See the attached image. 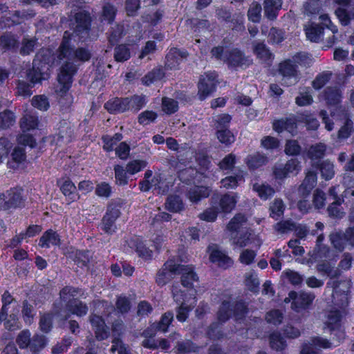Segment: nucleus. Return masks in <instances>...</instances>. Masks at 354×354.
I'll return each mask as SVG.
<instances>
[{
	"label": "nucleus",
	"instance_id": "1",
	"mask_svg": "<svg viewBox=\"0 0 354 354\" xmlns=\"http://www.w3.org/2000/svg\"><path fill=\"white\" fill-rule=\"evenodd\" d=\"M70 36L71 32H64L57 56L59 60H64L58 74V82L63 84L64 91L71 87L73 77L77 71L73 62L75 60L86 62L91 57V51L87 48L81 47L74 50L73 46L71 44L72 39H69Z\"/></svg>",
	"mask_w": 354,
	"mask_h": 354
},
{
	"label": "nucleus",
	"instance_id": "2",
	"mask_svg": "<svg viewBox=\"0 0 354 354\" xmlns=\"http://www.w3.org/2000/svg\"><path fill=\"white\" fill-rule=\"evenodd\" d=\"M44 50H41L35 55L32 62V68L26 71V79L30 83L24 80H20L17 85V93L24 97H28L32 95L31 88L32 86L41 80L46 79L48 70V60L45 57Z\"/></svg>",
	"mask_w": 354,
	"mask_h": 354
},
{
	"label": "nucleus",
	"instance_id": "3",
	"mask_svg": "<svg viewBox=\"0 0 354 354\" xmlns=\"http://www.w3.org/2000/svg\"><path fill=\"white\" fill-rule=\"evenodd\" d=\"M335 302V304L340 306V309L333 308L326 313L324 328L328 330L333 341L340 344L346 338L344 308L348 305V299L346 301L345 299L342 297L341 303Z\"/></svg>",
	"mask_w": 354,
	"mask_h": 354
},
{
	"label": "nucleus",
	"instance_id": "4",
	"mask_svg": "<svg viewBox=\"0 0 354 354\" xmlns=\"http://www.w3.org/2000/svg\"><path fill=\"white\" fill-rule=\"evenodd\" d=\"M311 59L305 53H299L292 58L281 62L279 66V73L281 75V83L286 86L296 84L301 78L299 66L309 65Z\"/></svg>",
	"mask_w": 354,
	"mask_h": 354
},
{
	"label": "nucleus",
	"instance_id": "5",
	"mask_svg": "<svg viewBox=\"0 0 354 354\" xmlns=\"http://www.w3.org/2000/svg\"><path fill=\"white\" fill-rule=\"evenodd\" d=\"M91 25L90 13L85 10L80 11L75 15L73 32L70 39L75 41H85L89 37Z\"/></svg>",
	"mask_w": 354,
	"mask_h": 354
},
{
	"label": "nucleus",
	"instance_id": "6",
	"mask_svg": "<svg viewBox=\"0 0 354 354\" xmlns=\"http://www.w3.org/2000/svg\"><path fill=\"white\" fill-rule=\"evenodd\" d=\"M341 269L332 266L328 274L330 280L326 283L327 288L333 289V297L335 301L336 297L341 296L345 301L347 299V293L350 288L349 281L347 280H338L341 276Z\"/></svg>",
	"mask_w": 354,
	"mask_h": 354
},
{
	"label": "nucleus",
	"instance_id": "7",
	"mask_svg": "<svg viewBox=\"0 0 354 354\" xmlns=\"http://www.w3.org/2000/svg\"><path fill=\"white\" fill-rule=\"evenodd\" d=\"M248 308L246 304L242 301H236L231 304L224 301L221 305L217 313L219 322H225L233 315L236 319H241L246 314Z\"/></svg>",
	"mask_w": 354,
	"mask_h": 354
},
{
	"label": "nucleus",
	"instance_id": "8",
	"mask_svg": "<svg viewBox=\"0 0 354 354\" xmlns=\"http://www.w3.org/2000/svg\"><path fill=\"white\" fill-rule=\"evenodd\" d=\"M24 202L21 188L13 187L5 193H0V207L3 210L21 207L24 205Z\"/></svg>",
	"mask_w": 354,
	"mask_h": 354
},
{
	"label": "nucleus",
	"instance_id": "9",
	"mask_svg": "<svg viewBox=\"0 0 354 354\" xmlns=\"http://www.w3.org/2000/svg\"><path fill=\"white\" fill-rule=\"evenodd\" d=\"M77 290L71 286L63 288L59 292L60 301L53 305V312L61 319L67 320L70 318L68 313L63 314V308H66L71 301L76 300L74 297L77 294Z\"/></svg>",
	"mask_w": 354,
	"mask_h": 354
},
{
	"label": "nucleus",
	"instance_id": "10",
	"mask_svg": "<svg viewBox=\"0 0 354 354\" xmlns=\"http://www.w3.org/2000/svg\"><path fill=\"white\" fill-rule=\"evenodd\" d=\"M180 264L174 259H168L160 269L156 275V281L158 286H162L167 283L175 274H178Z\"/></svg>",
	"mask_w": 354,
	"mask_h": 354
},
{
	"label": "nucleus",
	"instance_id": "11",
	"mask_svg": "<svg viewBox=\"0 0 354 354\" xmlns=\"http://www.w3.org/2000/svg\"><path fill=\"white\" fill-rule=\"evenodd\" d=\"M289 297L292 299V308L298 313L308 309L315 297L313 293L304 291H290Z\"/></svg>",
	"mask_w": 354,
	"mask_h": 354
},
{
	"label": "nucleus",
	"instance_id": "12",
	"mask_svg": "<svg viewBox=\"0 0 354 354\" xmlns=\"http://www.w3.org/2000/svg\"><path fill=\"white\" fill-rule=\"evenodd\" d=\"M217 74L215 72H210L202 76L198 82V96L201 100H205L212 93L218 83L216 80Z\"/></svg>",
	"mask_w": 354,
	"mask_h": 354
},
{
	"label": "nucleus",
	"instance_id": "13",
	"mask_svg": "<svg viewBox=\"0 0 354 354\" xmlns=\"http://www.w3.org/2000/svg\"><path fill=\"white\" fill-rule=\"evenodd\" d=\"M229 67L248 68L252 64V59L238 48L227 50L225 62Z\"/></svg>",
	"mask_w": 354,
	"mask_h": 354
},
{
	"label": "nucleus",
	"instance_id": "14",
	"mask_svg": "<svg viewBox=\"0 0 354 354\" xmlns=\"http://www.w3.org/2000/svg\"><path fill=\"white\" fill-rule=\"evenodd\" d=\"M89 320L97 340L102 341L109 337V328L102 317L97 315H91L89 317Z\"/></svg>",
	"mask_w": 354,
	"mask_h": 354
},
{
	"label": "nucleus",
	"instance_id": "15",
	"mask_svg": "<svg viewBox=\"0 0 354 354\" xmlns=\"http://www.w3.org/2000/svg\"><path fill=\"white\" fill-rule=\"evenodd\" d=\"M187 50L172 48L167 54L165 66L171 70L176 69L182 62L187 59Z\"/></svg>",
	"mask_w": 354,
	"mask_h": 354
},
{
	"label": "nucleus",
	"instance_id": "16",
	"mask_svg": "<svg viewBox=\"0 0 354 354\" xmlns=\"http://www.w3.org/2000/svg\"><path fill=\"white\" fill-rule=\"evenodd\" d=\"M252 51L261 63L267 66L272 64L274 55L263 41H254L252 42Z\"/></svg>",
	"mask_w": 354,
	"mask_h": 354
},
{
	"label": "nucleus",
	"instance_id": "17",
	"mask_svg": "<svg viewBox=\"0 0 354 354\" xmlns=\"http://www.w3.org/2000/svg\"><path fill=\"white\" fill-rule=\"evenodd\" d=\"M236 195L235 194H225L221 198L218 195L213 196L211 198L212 203L217 205L219 208V212L222 211L225 213L230 212L236 205Z\"/></svg>",
	"mask_w": 354,
	"mask_h": 354
},
{
	"label": "nucleus",
	"instance_id": "18",
	"mask_svg": "<svg viewBox=\"0 0 354 354\" xmlns=\"http://www.w3.org/2000/svg\"><path fill=\"white\" fill-rule=\"evenodd\" d=\"M126 97H114L108 100L104 105V109L111 114H118L129 111Z\"/></svg>",
	"mask_w": 354,
	"mask_h": 354
},
{
	"label": "nucleus",
	"instance_id": "19",
	"mask_svg": "<svg viewBox=\"0 0 354 354\" xmlns=\"http://www.w3.org/2000/svg\"><path fill=\"white\" fill-rule=\"evenodd\" d=\"M317 184V174L313 171L307 172L304 180L298 189L299 196L303 198L308 196Z\"/></svg>",
	"mask_w": 354,
	"mask_h": 354
},
{
	"label": "nucleus",
	"instance_id": "20",
	"mask_svg": "<svg viewBox=\"0 0 354 354\" xmlns=\"http://www.w3.org/2000/svg\"><path fill=\"white\" fill-rule=\"evenodd\" d=\"M36 15V12L33 9H27L23 10H15L10 17H6L8 26L20 24L21 23L33 18Z\"/></svg>",
	"mask_w": 354,
	"mask_h": 354
},
{
	"label": "nucleus",
	"instance_id": "21",
	"mask_svg": "<svg viewBox=\"0 0 354 354\" xmlns=\"http://www.w3.org/2000/svg\"><path fill=\"white\" fill-rule=\"evenodd\" d=\"M178 274H181V283L184 287L190 288L193 287V283L198 280V277L194 272L192 267L180 264Z\"/></svg>",
	"mask_w": 354,
	"mask_h": 354
},
{
	"label": "nucleus",
	"instance_id": "22",
	"mask_svg": "<svg viewBox=\"0 0 354 354\" xmlns=\"http://www.w3.org/2000/svg\"><path fill=\"white\" fill-rule=\"evenodd\" d=\"M324 99L329 106H338L342 98V91L336 86H328L324 90Z\"/></svg>",
	"mask_w": 354,
	"mask_h": 354
},
{
	"label": "nucleus",
	"instance_id": "23",
	"mask_svg": "<svg viewBox=\"0 0 354 354\" xmlns=\"http://www.w3.org/2000/svg\"><path fill=\"white\" fill-rule=\"evenodd\" d=\"M59 235L53 230H48L41 236L39 245L41 248H49L51 245H59Z\"/></svg>",
	"mask_w": 354,
	"mask_h": 354
},
{
	"label": "nucleus",
	"instance_id": "24",
	"mask_svg": "<svg viewBox=\"0 0 354 354\" xmlns=\"http://www.w3.org/2000/svg\"><path fill=\"white\" fill-rule=\"evenodd\" d=\"M70 315L71 314L76 315L78 317H83L88 313V308L87 305L79 299L73 300L65 308ZM63 314H66V312L63 310Z\"/></svg>",
	"mask_w": 354,
	"mask_h": 354
},
{
	"label": "nucleus",
	"instance_id": "25",
	"mask_svg": "<svg viewBox=\"0 0 354 354\" xmlns=\"http://www.w3.org/2000/svg\"><path fill=\"white\" fill-rule=\"evenodd\" d=\"M211 190L207 187L204 186H195L187 193V198L192 203H198L202 198H205L209 196Z\"/></svg>",
	"mask_w": 354,
	"mask_h": 354
},
{
	"label": "nucleus",
	"instance_id": "26",
	"mask_svg": "<svg viewBox=\"0 0 354 354\" xmlns=\"http://www.w3.org/2000/svg\"><path fill=\"white\" fill-rule=\"evenodd\" d=\"M273 129L279 133L286 131L294 134L297 129V124L293 118L281 119L273 123Z\"/></svg>",
	"mask_w": 354,
	"mask_h": 354
},
{
	"label": "nucleus",
	"instance_id": "27",
	"mask_svg": "<svg viewBox=\"0 0 354 354\" xmlns=\"http://www.w3.org/2000/svg\"><path fill=\"white\" fill-rule=\"evenodd\" d=\"M281 7V3L279 0H265L264 1V15L270 20H274L278 12Z\"/></svg>",
	"mask_w": 354,
	"mask_h": 354
},
{
	"label": "nucleus",
	"instance_id": "28",
	"mask_svg": "<svg viewBox=\"0 0 354 354\" xmlns=\"http://www.w3.org/2000/svg\"><path fill=\"white\" fill-rule=\"evenodd\" d=\"M342 183L345 187L344 198L354 203V176L349 173L344 174Z\"/></svg>",
	"mask_w": 354,
	"mask_h": 354
},
{
	"label": "nucleus",
	"instance_id": "29",
	"mask_svg": "<svg viewBox=\"0 0 354 354\" xmlns=\"http://www.w3.org/2000/svg\"><path fill=\"white\" fill-rule=\"evenodd\" d=\"M209 259L212 262L217 263L218 266L226 268L230 266L232 261L225 253L221 251L214 249L209 254Z\"/></svg>",
	"mask_w": 354,
	"mask_h": 354
},
{
	"label": "nucleus",
	"instance_id": "30",
	"mask_svg": "<svg viewBox=\"0 0 354 354\" xmlns=\"http://www.w3.org/2000/svg\"><path fill=\"white\" fill-rule=\"evenodd\" d=\"M38 118L32 112L26 113L20 120V127L23 131H28L37 128Z\"/></svg>",
	"mask_w": 354,
	"mask_h": 354
},
{
	"label": "nucleus",
	"instance_id": "31",
	"mask_svg": "<svg viewBox=\"0 0 354 354\" xmlns=\"http://www.w3.org/2000/svg\"><path fill=\"white\" fill-rule=\"evenodd\" d=\"M268 162V158L260 153H256L247 156L245 163L250 169H256Z\"/></svg>",
	"mask_w": 354,
	"mask_h": 354
},
{
	"label": "nucleus",
	"instance_id": "32",
	"mask_svg": "<svg viewBox=\"0 0 354 354\" xmlns=\"http://www.w3.org/2000/svg\"><path fill=\"white\" fill-rule=\"evenodd\" d=\"M1 301L3 306L0 310V323H1L3 319H6L8 316V308L10 305H12L13 308L17 306V302L8 291H6L3 294Z\"/></svg>",
	"mask_w": 354,
	"mask_h": 354
},
{
	"label": "nucleus",
	"instance_id": "33",
	"mask_svg": "<svg viewBox=\"0 0 354 354\" xmlns=\"http://www.w3.org/2000/svg\"><path fill=\"white\" fill-rule=\"evenodd\" d=\"M127 99V106L129 111L138 112L147 104V97L141 95H134L131 97H126Z\"/></svg>",
	"mask_w": 354,
	"mask_h": 354
},
{
	"label": "nucleus",
	"instance_id": "34",
	"mask_svg": "<svg viewBox=\"0 0 354 354\" xmlns=\"http://www.w3.org/2000/svg\"><path fill=\"white\" fill-rule=\"evenodd\" d=\"M165 205L168 211L174 213L180 212L184 208L183 201L178 195H169Z\"/></svg>",
	"mask_w": 354,
	"mask_h": 354
},
{
	"label": "nucleus",
	"instance_id": "35",
	"mask_svg": "<svg viewBox=\"0 0 354 354\" xmlns=\"http://www.w3.org/2000/svg\"><path fill=\"white\" fill-rule=\"evenodd\" d=\"M12 160L8 161V165L10 168L16 169L19 164L26 159V153L24 147H17L11 153Z\"/></svg>",
	"mask_w": 354,
	"mask_h": 354
},
{
	"label": "nucleus",
	"instance_id": "36",
	"mask_svg": "<svg viewBox=\"0 0 354 354\" xmlns=\"http://www.w3.org/2000/svg\"><path fill=\"white\" fill-rule=\"evenodd\" d=\"M329 239L331 245L338 252H342L344 250L346 243H348L344 232H335L330 234Z\"/></svg>",
	"mask_w": 354,
	"mask_h": 354
},
{
	"label": "nucleus",
	"instance_id": "37",
	"mask_svg": "<svg viewBox=\"0 0 354 354\" xmlns=\"http://www.w3.org/2000/svg\"><path fill=\"white\" fill-rule=\"evenodd\" d=\"M60 189L64 196H67L72 201H75L80 198L76 192L77 188L71 180H66L62 185Z\"/></svg>",
	"mask_w": 354,
	"mask_h": 354
},
{
	"label": "nucleus",
	"instance_id": "38",
	"mask_svg": "<svg viewBox=\"0 0 354 354\" xmlns=\"http://www.w3.org/2000/svg\"><path fill=\"white\" fill-rule=\"evenodd\" d=\"M333 256L330 248L325 244H316L313 250V258L315 260L330 259Z\"/></svg>",
	"mask_w": 354,
	"mask_h": 354
},
{
	"label": "nucleus",
	"instance_id": "39",
	"mask_svg": "<svg viewBox=\"0 0 354 354\" xmlns=\"http://www.w3.org/2000/svg\"><path fill=\"white\" fill-rule=\"evenodd\" d=\"M335 13L341 24L343 26H347L350 24L351 20H354V7L350 10L339 8L335 10Z\"/></svg>",
	"mask_w": 354,
	"mask_h": 354
},
{
	"label": "nucleus",
	"instance_id": "40",
	"mask_svg": "<svg viewBox=\"0 0 354 354\" xmlns=\"http://www.w3.org/2000/svg\"><path fill=\"white\" fill-rule=\"evenodd\" d=\"M306 34L309 40L318 42L324 39V30L323 26L315 25L308 28Z\"/></svg>",
	"mask_w": 354,
	"mask_h": 354
},
{
	"label": "nucleus",
	"instance_id": "41",
	"mask_svg": "<svg viewBox=\"0 0 354 354\" xmlns=\"http://www.w3.org/2000/svg\"><path fill=\"white\" fill-rule=\"evenodd\" d=\"M332 75V72L329 71H325L319 73L312 82L313 87L316 90L321 89L329 82Z\"/></svg>",
	"mask_w": 354,
	"mask_h": 354
},
{
	"label": "nucleus",
	"instance_id": "42",
	"mask_svg": "<svg viewBox=\"0 0 354 354\" xmlns=\"http://www.w3.org/2000/svg\"><path fill=\"white\" fill-rule=\"evenodd\" d=\"M46 344V337L42 335L36 334L31 339L28 348L33 354H36L44 348Z\"/></svg>",
	"mask_w": 354,
	"mask_h": 354
},
{
	"label": "nucleus",
	"instance_id": "43",
	"mask_svg": "<svg viewBox=\"0 0 354 354\" xmlns=\"http://www.w3.org/2000/svg\"><path fill=\"white\" fill-rule=\"evenodd\" d=\"M253 189L258 193L259 196L263 200H267L274 194V189L266 184L255 183L253 185Z\"/></svg>",
	"mask_w": 354,
	"mask_h": 354
},
{
	"label": "nucleus",
	"instance_id": "44",
	"mask_svg": "<svg viewBox=\"0 0 354 354\" xmlns=\"http://www.w3.org/2000/svg\"><path fill=\"white\" fill-rule=\"evenodd\" d=\"M244 181L243 175L242 171H239L235 176H230L221 181V183L223 187L227 189H234L236 188L239 182Z\"/></svg>",
	"mask_w": 354,
	"mask_h": 354
},
{
	"label": "nucleus",
	"instance_id": "45",
	"mask_svg": "<svg viewBox=\"0 0 354 354\" xmlns=\"http://www.w3.org/2000/svg\"><path fill=\"white\" fill-rule=\"evenodd\" d=\"M151 187H154L158 194H163L168 191L169 187L163 181V179L160 174H156L150 180Z\"/></svg>",
	"mask_w": 354,
	"mask_h": 354
},
{
	"label": "nucleus",
	"instance_id": "46",
	"mask_svg": "<svg viewBox=\"0 0 354 354\" xmlns=\"http://www.w3.org/2000/svg\"><path fill=\"white\" fill-rule=\"evenodd\" d=\"M322 177L326 180H330L335 175L334 165L329 160L322 161L319 165Z\"/></svg>",
	"mask_w": 354,
	"mask_h": 354
},
{
	"label": "nucleus",
	"instance_id": "47",
	"mask_svg": "<svg viewBox=\"0 0 354 354\" xmlns=\"http://www.w3.org/2000/svg\"><path fill=\"white\" fill-rule=\"evenodd\" d=\"M38 46L37 39L35 38L24 37L21 41L20 53L23 55H29L32 53Z\"/></svg>",
	"mask_w": 354,
	"mask_h": 354
},
{
	"label": "nucleus",
	"instance_id": "48",
	"mask_svg": "<svg viewBox=\"0 0 354 354\" xmlns=\"http://www.w3.org/2000/svg\"><path fill=\"white\" fill-rule=\"evenodd\" d=\"M133 247L136 248V252L139 257L145 259H151L152 251L147 248L145 245L140 241L138 238L133 239L131 242Z\"/></svg>",
	"mask_w": 354,
	"mask_h": 354
},
{
	"label": "nucleus",
	"instance_id": "49",
	"mask_svg": "<svg viewBox=\"0 0 354 354\" xmlns=\"http://www.w3.org/2000/svg\"><path fill=\"white\" fill-rule=\"evenodd\" d=\"M353 131V121L351 119L346 118L344 124L338 131L337 138L340 140H346L350 137Z\"/></svg>",
	"mask_w": 354,
	"mask_h": 354
},
{
	"label": "nucleus",
	"instance_id": "50",
	"mask_svg": "<svg viewBox=\"0 0 354 354\" xmlns=\"http://www.w3.org/2000/svg\"><path fill=\"white\" fill-rule=\"evenodd\" d=\"M164 76V72L161 68H155L148 73L142 78L143 84L149 86L156 81L161 80Z\"/></svg>",
	"mask_w": 354,
	"mask_h": 354
},
{
	"label": "nucleus",
	"instance_id": "51",
	"mask_svg": "<svg viewBox=\"0 0 354 354\" xmlns=\"http://www.w3.org/2000/svg\"><path fill=\"white\" fill-rule=\"evenodd\" d=\"M112 346L110 349L111 353L118 351V354H132L129 346L118 338L112 339Z\"/></svg>",
	"mask_w": 354,
	"mask_h": 354
},
{
	"label": "nucleus",
	"instance_id": "52",
	"mask_svg": "<svg viewBox=\"0 0 354 354\" xmlns=\"http://www.w3.org/2000/svg\"><path fill=\"white\" fill-rule=\"evenodd\" d=\"M15 122L14 113L6 110L0 113V129H6L12 126Z\"/></svg>",
	"mask_w": 354,
	"mask_h": 354
},
{
	"label": "nucleus",
	"instance_id": "53",
	"mask_svg": "<svg viewBox=\"0 0 354 354\" xmlns=\"http://www.w3.org/2000/svg\"><path fill=\"white\" fill-rule=\"evenodd\" d=\"M212 204V207L207 208L199 214L198 216L201 220L207 222H214L216 219L218 213L219 212V208L217 205H215L214 203Z\"/></svg>",
	"mask_w": 354,
	"mask_h": 354
},
{
	"label": "nucleus",
	"instance_id": "54",
	"mask_svg": "<svg viewBox=\"0 0 354 354\" xmlns=\"http://www.w3.org/2000/svg\"><path fill=\"white\" fill-rule=\"evenodd\" d=\"M73 135V129L71 126L66 122H64L61 127L59 128L58 136L59 138L65 142L71 141Z\"/></svg>",
	"mask_w": 354,
	"mask_h": 354
},
{
	"label": "nucleus",
	"instance_id": "55",
	"mask_svg": "<svg viewBox=\"0 0 354 354\" xmlns=\"http://www.w3.org/2000/svg\"><path fill=\"white\" fill-rule=\"evenodd\" d=\"M231 120V116L225 113L216 116L214 119V128L216 129V131H218L220 130L228 129Z\"/></svg>",
	"mask_w": 354,
	"mask_h": 354
},
{
	"label": "nucleus",
	"instance_id": "56",
	"mask_svg": "<svg viewBox=\"0 0 354 354\" xmlns=\"http://www.w3.org/2000/svg\"><path fill=\"white\" fill-rule=\"evenodd\" d=\"M284 205L281 200L275 199L270 206V215L275 220H278L283 214Z\"/></svg>",
	"mask_w": 354,
	"mask_h": 354
},
{
	"label": "nucleus",
	"instance_id": "57",
	"mask_svg": "<svg viewBox=\"0 0 354 354\" xmlns=\"http://www.w3.org/2000/svg\"><path fill=\"white\" fill-rule=\"evenodd\" d=\"M247 221L245 216L243 214H236L229 222L227 227L230 232H236Z\"/></svg>",
	"mask_w": 354,
	"mask_h": 354
},
{
	"label": "nucleus",
	"instance_id": "58",
	"mask_svg": "<svg viewBox=\"0 0 354 354\" xmlns=\"http://www.w3.org/2000/svg\"><path fill=\"white\" fill-rule=\"evenodd\" d=\"M116 14V8L109 3L104 5L102 8V21H105L108 24L113 21Z\"/></svg>",
	"mask_w": 354,
	"mask_h": 354
},
{
	"label": "nucleus",
	"instance_id": "59",
	"mask_svg": "<svg viewBox=\"0 0 354 354\" xmlns=\"http://www.w3.org/2000/svg\"><path fill=\"white\" fill-rule=\"evenodd\" d=\"M245 285L250 291L257 292L259 286V280L257 273L250 271L245 274Z\"/></svg>",
	"mask_w": 354,
	"mask_h": 354
},
{
	"label": "nucleus",
	"instance_id": "60",
	"mask_svg": "<svg viewBox=\"0 0 354 354\" xmlns=\"http://www.w3.org/2000/svg\"><path fill=\"white\" fill-rule=\"evenodd\" d=\"M21 313L24 322L28 324H30L35 315V311L33 306L26 300L23 301Z\"/></svg>",
	"mask_w": 354,
	"mask_h": 354
},
{
	"label": "nucleus",
	"instance_id": "61",
	"mask_svg": "<svg viewBox=\"0 0 354 354\" xmlns=\"http://www.w3.org/2000/svg\"><path fill=\"white\" fill-rule=\"evenodd\" d=\"M295 222L290 219L278 222L274 225V229L280 234H285L294 230Z\"/></svg>",
	"mask_w": 354,
	"mask_h": 354
},
{
	"label": "nucleus",
	"instance_id": "62",
	"mask_svg": "<svg viewBox=\"0 0 354 354\" xmlns=\"http://www.w3.org/2000/svg\"><path fill=\"white\" fill-rule=\"evenodd\" d=\"M115 306L120 313L126 314L131 309V301L127 297L120 295L117 299Z\"/></svg>",
	"mask_w": 354,
	"mask_h": 354
},
{
	"label": "nucleus",
	"instance_id": "63",
	"mask_svg": "<svg viewBox=\"0 0 354 354\" xmlns=\"http://www.w3.org/2000/svg\"><path fill=\"white\" fill-rule=\"evenodd\" d=\"M115 178L118 185H126L128 183V176L127 169L122 166L117 165L114 167Z\"/></svg>",
	"mask_w": 354,
	"mask_h": 354
},
{
	"label": "nucleus",
	"instance_id": "64",
	"mask_svg": "<svg viewBox=\"0 0 354 354\" xmlns=\"http://www.w3.org/2000/svg\"><path fill=\"white\" fill-rule=\"evenodd\" d=\"M326 147L322 143L311 146L308 151V156L311 159H320L325 155Z\"/></svg>",
	"mask_w": 354,
	"mask_h": 354
}]
</instances>
